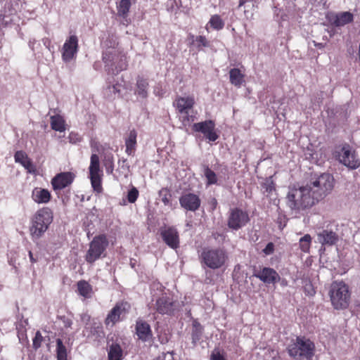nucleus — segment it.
Wrapping results in <instances>:
<instances>
[{
  "mask_svg": "<svg viewBox=\"0 0 360 360\" xmlns=\"http://www.w3.org/2000/svg\"><path fill=\"white\" fill-rule=\"evenodd\" d=\"M310 186H292L289 187L286 196L287 205L292 210L300 211L309 208L316 202L311 193Z\"/></svg>",
  "mask_w": 360,
  "mask_h": 360,
  "instance_id": "obj_1",
  "label": "nucleus"
},
{
  "mask_svg": "<svg viewBox=\"0 0 360 360\" xmlns=\"http://www.w3.org/2000/svg\"><path fill=\"white\" fill-rule=\"evenodd\" d=\"M333 176L329 173H323L314 179H311L307 186H310L311 193L316 202L330 194L334 188Z\"/></svg>",
  "mask_w": 360,
  "mask_h": 360,
  "instance_id": "obj_2",
  "label": "nucleus"
},
{
  "mask_svg": "<svg viewBox=\"0 0 360 360\" xmlns=\"http://www.w3.org/2000/svg\"><path fill=\"white\" fill-rule=\"evenodd\" d=\"M53 221V212L49 207L39 210L32 219L30 227V235L33 240L40 238Z\"/></svg>",
  "mask_w": 360,
  "mask_h": 360,
  "instance_id": "obj_3",
  "label": "nucleus"
},
{
  "mask_svg": "<svg viewBox=\"0 0 360 360\" xmlns=\"http://www.w3.org/2000/svg\"><path fill=\"white\" fill-rule=\"evenodd\" d=\"M315 345L309 339L300 336L295 341L288 347V352L290 356L295 359H310L314 354Z\"/></svg>",
  "mask_w": 360,
  "mask_h": 360,
  "instance_id": "obj_4",
  "label": "nucleus"
},
{
  "mask_svg": "<svg viewBox=\"0 0 360 360\" xmlns=\"http://www.w3.org/2000/svg\"><path fill=\"white\" fill-rule=\"evenodd\" d=\"M201 263L211 269H217L226 264L228 259L226 251L223 248H205L200 255Z\"/></svg>",
  "mask_w": 360,
  "mask_h": 360,
  "instance_id": "obj_5",
  "label": "nucleus"
},
{
  "mask_svg": "<svg viewBox=\"0 0 360 360\" xmlns=\"http://www.w3.org/2000/svg\"><path fill=\"white\" fill-rule=\"evenodd\" d=\"M329 295L331 304L335 309H344L349 306L350 292L348 286L343 281L333 282L330 285Z\"/></svg>",
  "mask_w": 360,
  "mask_h": 360,
  "instance_id": "obj_6",
  "label": "nucleus"
},
{
  "mask_svg": "<svg viewBox=\"0 0 360 360\" xmlns=\"http://www.w3.org/2000/svg\"><path fill=\"white\" fill-rule=\"evenodd\" d=\"M103 61L108 74L116 75L127 67L126 56L115 49L103 52Z\"/></svg>",
  "mask_w": 360,
  "mask_h": 360,
  "instance_id": "obj_7",
  "label": "nucleus"
},
{
  "mask_svg": "<svg viewBox=\"0 0 360 360\" xmlns=\"http://www.w3.org/2000/svg\"><path fill=\"white\" fill-rule=\"evenodd\" d=\"M109 241L105 234H99L94 237L89 243V250L85 255V260L93 264L97 259L105 257V252L108 247Z\"/></svg>",
  "mask_w": 360,
  "mask_h": 360,
  "instance_id": "obj_8",
  "label": "nucleus"
},
{
  "mask_svg": "<svg viewBox=\"0 0 360 360\" xmlns=\"http://www.w3.org/2000/svg\"><path fill=\"white\" fill-rule=\"evenodd\" d=\"M339 162L349 169H354L360 166V160L354 150L349 145H345L337 152Z\"/></svg>",
  "mask_w": 360,
  "mask_h": 360,
  "instance_id": "obj_9",
  "label": "nucleus"
},
{
  "mask_svg": "<svg viewBox=\"0 0 360 360\" xmlns=\"http://www.w3.org/2000/svg\"><path fill=\"white\" fill-rule=\"evenodd\" d=\"M249 220L250 218L246 212L238 208H233L230 210L227 225L229 229L236 231L245 226Z\"/></svg>",
  "mask_w": 360,
  "mask_h": 360,
  "instance_id": "obj_10",
  "label": "nucleus"
},
{
  "mask_svg": "<svg viewBox=\"0 0 360 360\" xmlns=\"http://www.w3.org/2000/svg\"><path fill=\"white\" fill-rule=\"evenodd\" d=\"M178 303L172 298L162 295L157 299L155 309L160 314L172 315L177 309Z\"/></svg>",
  "mask_w": 360,
  "mask_h": 360,
  "instance_id": "obj_11",
  "label": "nucleus"
},
{
  "mask_svg": "<svg viewBox=\"0 0 360 360\" xmlns=\"http://www.w3.org/2000/svg\"><path fill=\"white\" fill-rule=\"evenodd\" d=\"M130 305L127 302L117 303L109 312L105 320L106 325L111 324L113 326L116 322L120 320L122 316L125 315L129 309Z\"/></svg>",
  "mask_w": 360,
  "mask_h": 360,
  "instance_id": "obj_12",
  "label": "nucleus"
},
{
  "mask_svg": "<svg viewBox=\"0 0 360 360\" xmlns=\"http://www.w3.org/2000/svg\"><path fill=\"white\" fill-rule=\"evenodd\" d=\"M195 103L193 97H178L175 102L174 105L178 110L179 112L183 116V122L186 125V122H189L188 112L192 109Z\"/></svg>",
  "mask_w": 360,
  "mask_h": 360,
  "instance_id": "obj_13",
  "label": "nucleus"
},
{
  "mask_svg": "<svg viewBox=\"0 0 360 360\" xmlns=\"http://www.w3.org/2000/svg\"><path fill=\"white\" fill-rule=\"evenodd\" d=\"M195 131L202 133L210 141H214L218 139V135L214 131L215 124L212 120H206L193 124Z\"/></svg>",
  "mask_w": 360,
  "mask_h": 360,
  "instance_id": "obj_14",
  "label": "nucleus"
},
{
  "mask_svg": "<svg viewBox=\"0 0 360 360\" xmlns=\"http://www.w3.org/2000/svg\"><path fill=\"white\" fill-rule=\"evenodd\" d=\"M179 203L181 207L187 211L195 212L200 206L201 200L198 195L186 193L179 198Z\"/></svg>",
  "mask_w": 360,
  "mask_h": 360,
  "instance_id": "obj_15",
  "label": "nucleus"
},
{
  "mask_svg": "<svg viewBox=\"0 0 360 360\" xmlns=\"http://www.w3.org/2000/svg\"><path fill=\"white\" fill-rule=\"evenodd\" d=\"M78 49V39L72 35L67 39L63 46L62 57L65 62L70 61L76 55Z\"/></svg>",
  "mask_w": 360,
  "mask_h": 360,
  "instance_id": "obj_16",
  "label": "nucleus"
},
{
  "mask_svg": "<svg viewBox=\"0 0 360 360\" xmlns=\"http://www.w3.org/2000/svg\"><path fill=\"white\" fill-rule=\"evenodd\" d=\"M254 276L266 284H274L281 279L276 271L270 267H263L260 270L256 271L254 273Z\"/></svg>",
  "mask_w": 360,
  "mask_h": 360,
  "instance_id": "obj_17",
  "label": "nucleus"
},
{
  "mask_svg": "<svg viewBox=\"0 0 360 360\" xmlns=\"http://www.w3.org/2000/svg\"><path fill=\"white\" fill-rule=\"evenodd\" d=\"M160 235L164 242L171 248L176 249L179 245V236L174 227H165L160 229Z\"/></svg>",
  "mask_w": 360,
  "mask_h": 360,
  "instance_id": "obj_18",
  "label": "nucleus"
},
{
  "mask_svg": "<svg viewBox=\"0 0 360 360\" xmlns=\"http://www.w3.org/2000/svg\"><path fill=\"white\" fill-rule=\"evenodd\" d=\"M74 176L71 172H63L57 174L51 181L55 191L62 190L72 184Z\"/></svg>",
  "mask_w": 360,
  "mask_h": 360,
  "instance_id": "obj_19",
  "label": "nucleus"
},
{
  "mask_svg": "<svg viewBox=\"0 0 360 360\" xmlns=\"http://www.w3.org/2000/svg\"><path fill=\"white\" fill-rule=\"evenodd\" d=\"M318 240L322 245H333L338 240V234L328 229H324L317 234Z\"/></svg>",
  "mask_w": 360,
  "mask_h": 360,
  "instance_id": "obj_20",
  "label": "nucleus"
},
{
  "mask_svg": "<svg viewBox=\"0 0 360 360\" xmlns=\"http://www.w3.org/2000/svg\"><path fill=\"white\" fill-rule=\"evenodd\" d=\"M15 161L20 163L29 173H34L36 171L35 166L33 165L32 160L28 158L27 155L22 151L19 150L15 153L14 155Z\"/></svg>",
  "mask_w": 360,
  "mask_h": 360,
  "instance_id": "obj_21",
  "label": "nucleus"
},
{
  "mask_svg": "<svg viewBox=\"0 0 360 360\" xmlns=\"http://www.w3.org/2000/svg\"><path fill=\"white\" fill-rule=\"evenodd\" d=\"M32 198L37 203H47L51 199V194L47 189L35 188L32 191Z\"/></svg>",
  "mask_w": 360,
  "mask_h": 360,
  "instance_id": "obj_22",
  "label": "nucleus"
},
{
  "mask_svg": "<svg viewBox=\"0 0 360 360\" xmlns=\"http://www.w3.org/2000/svg\"><path fill=\"white\" fill-rule=\"evenodd\" d=\"M136 330L139 339L143 341H146L148 339L149 335H151L150 326L145 321H137Z\"/></svg>",
  "mask_w": 360,
  "mask_h": 360,
  "instance_id": "obj_23",
  "label": "nucleus"
},
{
  "mask_svg": "<svg viewBox=\"0 0 360 360\" xmlns=\"http://www.w3.org/2000/svg\"><path fill=\"white\" fill-rule=\"evenodd\" d=\"M123 351L121 346L117 342L109 345L108 350V360H122Z\"/></svg>",
  "mask_w": 360,
  "mask_h": 360,
  "instance_id": "obj_24",
  "label": "nucleus"
},
{
  "mask_svg": "<svg viewBox=\"0 0 360 360\" xmlns=\"http://www.w3.org/2000/svg\"><path fill=\"white\" fill-rule=\"evenodd\" d=\"M148 82L147 79L139 76L136 79V89L135 94L143 98L148 96Z\"/></svg>",
  "mask_w": 360,
  "mask_h": 360,
  "instance_id": "obj_25",
  "label": "nucleus"
},
{
  "mask_svg": "<svg viewBox=\"0 0 360 360\" xmlns=\"http://www.w3.org/2000/svg\"><path fill=\"white\" fill-rule=\"evenodd\" d=\"M230 82L237 86L240 87L245 82L244 75L238 68H233L229 71Z\"/></svg>",
  "mask_w": 360,
  "mask_h": 360,
  "instance_id": "obj_26",
  "label": "nucleus"
},
{
  "mask_svg": "<svg viewBox=\"0 0 360 360\" xmlns=\"http://www.w3.org/2000/svg\"><path fill=\"white\" fill-rule=\"evenodd\" d=\"M136 136L137 134L136 131L133 129L131 130L128 138L125 141V145H126V153L131 155L134 153L136 145Z\"/></svg>",
  "mask_w": 360,
  "mask_h": 360,
  "instance_id": "obj_27",
  "label": "nucleus"
},
{
  "mask_svg": "<svg viewBox=\"0 0 360 360\" xmlns=\"http://www.w3.org/2000/svg\"><path fill=\"white\" fill-rule=\"evenodd\" d=\"M353 20V15L350 12H342L337 14L333 24L337 26H344Z\"/></svg>",
  "mask_w": 360,
  "mask_h": 360,
  "instance_id": "obj_28",
  "label": "nucleus"
},
{
  "mask_svg": "<svg viewBox=\"0 0 360 360\" xmlns=\"http://www.w3.org/2000/svg\"><path fill=\"white\" fill-rule=\"evenodd\" d=\"M51 129L60 132L65 130V120L60 115H53L51 117Z\"/></svg>",
  "mask_w": 360,
  "mask_h": 360,
  "instance_id": "obj_29",
  "label": "nucleus"
},
{
  "mask_svg": "<svg viewBox=\"0 0 360 360\" xmlns=\"http://www.w3.org/2000/svg\"><path fill=\"white\" fill-rule=\"evenodd\" d=\"M77 290L80 295L89 298L91 296L92 287L86 281H79L77 283Z\"/></svg>",
  "mask_w": 360,
  "mask_h": 360,
  "instance_id": "obj_30",
  "label": "nucleus"
},
{
  "mask_svg": "<svg viewBox=\"0 0 360 360\" xmlns=\"http://www.w3.org/2000/svg\"><path fill=\"white\" fill-rule=\"evenodd\" d=\"M202 327L198 322L194 321L193 323L191 338L193 345H196L197 342L200 340L202 335Z\"/></svg>",
  "mask_w": 360,
  "mask_h": 360,
  "instance_id": "obj_31",
  "label": "nucleus"
},
{
  "mask_svg": "<svg viewBox=\"0 0 360 360\" xmlns=\"http://www.w3.org/2000/svg\"><path fill=\"white\" fill-rule=\"evenodd\" d=\"M101 172L99 158L96 154H92L89 166V174H101Z\"/></svg>",
  "mask_w": 360,
  "mask_h": 360,
  "instance_id": "obj_32",
  "label": "nucleus"
},
{
  "mask_svg": "<svg viewBox=\"0 0 360 360\" xmlns=\"http://www.w3.org/2000/svg\"><path fill=\"white\" fill-rule=\"evenodd\" d=\"M56 353L58 360H67V349L60 339L56 340Z\"/></svg>",
  "mask_w": 360,
  "mask_h": 360,
  "instance_id": "obj_33",
  "label": "nucleus"
},
{
  "mask_svg": "<svg viewBox=\"0 0 360 360\" xmlns=\"http://www.w3.org/2000/svg\"><path fill=\"white\" fill-rule=\"evenodd\" d=\"M131 6L129 0H120L117 5V13L120 16L125 17L129 13Z\"/></svg>",
  "mask_w": 360,
  "mask_h": 360,
  "instance_id": "obj_34",
  "label": "nucleus"
},
{
  "mask_svg": "<svg viewBox=\"0 0 360 360\" xmlns=\"http://www.w3.org/2000/svg\"><path fill=\"white\" fill-rule=\"evenodd\" d=\"M91 184L94 190V191L100 193L103 191V188L101 186V174H89Z\"/></svg>",
  "mask_w": 360,
  "mask_h": 360,
  "instance_id": "obj_35",
  "label": "nucleus"
},
{
  "mask_svg": "<svg viewBox=\"0 0 360 360\" xmlns=\"http://www.w3.org/2000/svg\"><path fill=\"white\" fill-rule=\"evenodd\" d=\"M262 188L264 190L263 193H266L268 196L274 191H275V186L271 177L267 178L262 184Z\"/></svg>",
  "mask_w": 360,
  "mask_h": 360,
  "instance_id": "obj_36",
  "label": "nucleus"
},
{
  "mask_svg": "<svg viewBox=\"0 0 360 360\" xmlns=\"http://www.w3.org/2000/svg\"><path fill=\"white\" fill-rule=\"evenodd\" d=\"M311 242V237L309 234H306L300 239V247L301 250L307 252L309 250L310 245Z\"/></svg>",
  "mask_w": 360,
  "mask_h": 360,
  "instance_id": "obj_37",
  "label": "nucleus"
},
{
  "mask_svg": "<svg viewBox=\"0 0 360 360\" xmlns=\"http://www.w3.org/2000/svg\"><path fill=\"white\" fill-rule=\"evenodd\" d=\"M204 174L207 180V184H214L217 182L216 174L208 166H205Z\"/></svg>",
  "mask_w": 360,
  "mask_h": 360,
  "instance_id": "obj_38",
  "label": "nucleus"
},
{
  "mask_svg": "<svg viewBox=\"0 0 360 360\" xmlns=\"http://www.w3.org/2000/svg\"><path fill=\"white\" fill-rule=\"evenodd\" d=\"M209 22L212 27L217 30H221L224 26L223 20L218 15H212Z\"/></svg>",
  "mask_w": 360,
  "mask_h": 360,
  "instance_id": "obj_39",
  "label": "nucleus"
},
{
  "mask_svg": "<svg viewBox=\"0 0 360 360\" xmlns=\"http://www.w3.org/2000/svg\"><path fill=\"white\" fill-rule=\"evenodd\" d=\"M138 196L139 191L135 187H132V188L128 192L127 200L130 203H134L137 200Z\"/></svg>",
  "mask_w": 360,
  "mask_h": 360,
  "instance_id": "obj_40",
  "label": "nucleus"
},
{
  "mask_svg": "<svg viewBox=\"0 0 360 360\" xmlns=\"http://www.w3.org/2000/svg\"><path fill=\"white\" fill-rule=\"evenodd\" d=\"M43 340V337L39 331H37L35 334V337L33 339V347L35 349H37L41 347V342Z\"/></svg>",
  "mask_w": 360,
  "mask_h": 360,
  "instance_id": "obj_41",
  "label": "nucleus"
},
{
  "mask_svg": "<svg viewBox=\"0 0 360 360\" xmlns=\"http://www.w3.org/2000/svg\"><path fill=\"white\" fill-rule=\"evenodd\" d=\"M195 44L198 48H200V46H207L208 41L205 37L198 36L195 38Z\"/></svg>",
  "mask_w": 360,
  "mask_h": 360,
  "instance_id": "obj_42",
  "label": "nucleus"
},
{
  "mask_svg": "<svg viewBox=\"0 0 360 360\" xmlns=\"http://www.w3.org/2000/svg\"><path fill=\"white\" fill-rule=\"evenodd\" d=\"M210 360H226V359L221 354L219 349H214L211 354Z\"/></svg>",
  "mask_w": 360,
  "mask_h": 360,
  "instance_id": "obj_43",
  "label": "nucleus"
},
{
  "mask_svg": "<svg viewBox=\"0 0 360 360\" xmlns=\"http://www.w3.org/2000/svg\"><path fill=\"white\" fill-rule=\"evenodd\" d=\"M274 251V245L273 243H269L265 248L263 250V252L266 255H271Z\"/></svg>",
  "mask_w": 360,
  "mask_h": 360,
  "instance_id": "obj_44",
  "label": "nucleus"
},
{
  "mask_svg": "<svg viewBox=\"0 0 360 360\" xmlns=\"http://www.w3.org/2000/svg\"><path fill=\"white\" fill-rule=\"evenodd\" d=\"M61 320L63 321L64 327L70 328L72 326V321L70 319L65 317V316H63V317H61Z\"/></svg>",
  "mask_w": 360,
  "mask_h": 360,
  "instance_id": "obj_45",
  "label": "nucleus"
},
{
  "mask_svg": "<svg viewBox=\"0 0 360 360\" xmlns=\"http://www.w3.org/2000/svg\"><path fill=\"white\" fill-rule=\"evenodd\" d=\"M304 290L307 291V294L309 295H313L315 293L314 290L312 288V285L311 283H307L304 286Z\"/></svg>",
  "mask_w": 360,
  "mask_h": 360,
  "instance_id": "obj_46",
  "label": "nucleus"
},
{
  "mask_svg": "<svg viewBox=\"0 0 360 360\" xmlns=\"http://www.w3.org/2000/svg\"><path fill=\"white\" fill-rule=\"evenodd\" d=\"M189 46L194 45L195 43V39L193 34H189L187 38Z\"/></svg>",
  "mask_w": 360,
  "mask_h": 360,
  "instance_id": "obj_47",
  "label": "nucleus"
},
{
  "mask_svg": "<svg viewBox=\"0 0 360 360\" xmlns=\"http://www.w3.org/2000/svg\"><path fill=\"white\" fill-rule=\"evenodd\" d=\"M170 195H169V197L167 196V194H165L162 198V201L163 202V203L165 205H168L169 202H170Z\"/></svg>",
  "mask_w": 360,
  "mask_h": 360,
  "instance_id": "obj_48",
  "label": "nucleus"
},
{
  "mask_svg": "<svg viewBox=\"0 0 360 360\" xmlns=\"http://www.w3.org/2000/svg\"><path fill=\"white\" fill-rule=\"evenodd\" d=\"M120 162H121L122 163V167H125L127 169V170H129V165L127 164V159H122L121 160Z\"/></svg>",
  "mask_w": 360,
  "mask_h": 360,
  "instance_id": "obj_49",
  "label": "nucleus"
},
{
  "mask_svg": "<svg viewBox=\"0 0 360 360\" xmlns=\"http://www.w3.org/2000/svg\"><path fill=\"white\" fill-rule=\"evenodd\" d=\"M29 257L32 263H35L37 262V259L34 258L31 251H29Z\"/></svg>",
  "mask_w": 360,
  "mask_h": 360,
  "instance_id": "obj_50",
  "label": "nucleus"
},
{
  "mask_svg": "<svg viewBox=\"0 0 360 360\" xmlns=\"http://www.w3.org/2000/svg\"><path fill=\"white\" fill-rule=\"evenodd\" d=\"M248 0H239V7H241L245 4V2H247Z\"/></svg>",
  "mask_w": 360,
  "mask_h": 360,
  "instance_id": "obj_51",
  "label": "nucleus"
},
{
  "mask_svg": "<svg viewBox=\"0 0 360 360\" xmlns=\"http://www.w3.org/2000/svg\"><path fill=\"white\" fill-rule=\"evenodd\" d=\"M212 201V205L214 206L213 209H214L216 207L217 204V200L215 198H213Z\"/></svg>",
  "mask_w": 360,
  "mask_h": 360,
  "instance_id": "obj_52",
  "label": "nucleus"
},
{
  "mask_svg": "<svg viewBox=\"0 0 360 360\" xmlns=\"http://www.w3.org/2000/svg\"><path fill=\"white\" fill-rule=\"evenodd\" d=\"M112 169H113L112 166H110V168H108V169H107V171H108V172H112Z\"/></svg>",
  "mask_w": 360,
  "mask_h": 360,
  "instance_id": "obj_53",
  "label": "nucleus"
},
{
  "mask_svg": "<svg viewBox=\"0 0 360 360\" xmlns=\"http://www.w3.org/2000/svg\"><path fill=\"white\" fill-rule=\"evenodd\" d=\"M316 46L319 47V48L323 47V46L321 44H316Z\"/></svg>",
  "mask_w": 360,
  "mask_h": 360,
  "instance_id": "obj_54",
  "label": "nucleus"
},
{
  "mask_svg": "<svg viewBox=\"0 0 360 360\" xmlns=\"http://www.w3.org/2000/svg\"><path fill=\"white\" fill-rule=\"evenodd\" d=\"M114 63H115V65H117V60L116 61V60H114Z\"/></svg>",
  "mask_w": 360,
  "mask_h": 360,
  "instance_id": "obj_55",
  "label": "nucleus"
}]
</instances>
